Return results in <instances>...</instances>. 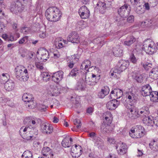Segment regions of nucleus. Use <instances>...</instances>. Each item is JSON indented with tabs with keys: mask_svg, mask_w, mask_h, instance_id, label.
I'll return each mask as SVG.
<instances>
[{
	"mask_svg": "<svg viewBox=\"0 0 158 158\" xmlns=\"http://www.w3.org/2000/svg\"><path fill=\"white\" fill-rule=\"evenodd\" d=\"M32 69L31 66H28L27 68L23 66H17L15 69V76L16 78L20 81H27L29 78L28 72Z\"/></svg>",
	"mask_w": 158,
	"mask_h": 158,
	"instance_id": "nucleus-1",
	"label": "nucleus"
},
{
	"mask_svg": "<svg viewBox=\"0 0 158 158\" xmlns=\"http://www.w3.org/2000/svg\"><path fill=\"white\" fill-rule=\"evenodd\" d=\"M155 45L154 42L150 39H147L143 42V49L147 53L153 54L155 51Z\"/></svg>",
	"mask_w": 158,
	"mask_h": 158,
	"instance_id": "nucleus-2",
	"label": "nucleus"
},
{
	"mask_svg": "<svg viewBox=\"0 0 158 158\" xmlns=\"http://www.w3.org/2000/svg\"><path fill=\"white\" fill-rule=\"evenodd\" d=\"M129 65V62L127 61L121 60L118 62L114 72L119 74L125 70Z\"/></svg>",
	"mask_w": 158,
	"mask_h": 158,
	"instance_id": "nucleus-3",
	"label": "nucleus"
},
{
	"mask_svg": "<svg viewBox=\"0 0 158 158\" xmlns=\"http://www.w3.org/2000/svg\"><path fill=\"white\" fill-rule=\"evenodd\" d=\"M127 105L126 107L131 113L130 114V117L133 119H136L139 118V112L136 108L135 105L130 104Z\"/></svg>",
	"mask_w": 158,
	"mask_h": 158,
	"instance_id": "nucleus-4",
	"label": "nucleus"
},
{
	"mask_svg": "<svg viewBox=\"0 0 158 158\" xmlns=\"http://www.w3.org/2000/svg\"><path fill=\"white\" fill-rule=\"evenodd\" d=\"M115 147L118 154L123 155L127 152V147L125 143L120 142L116 144Z\"/></svg>",
	"mask_w": 158,
	"mask_h": 158,
	"instance_id": "nucleus-5",
	"label": "nucleus"
},
{
	"mask_svg": "<svg viewBox=\"0 0 158 158\" xmlns=\"http://www.w3.org/2000/svg\"><path fill=\"white\" fill-rule=\"evenodd\" d=\"M37 54L40 55V61H46L49 58V54L48 51L44 48H40L37 52Z\"/></svg>",
	"mask_w": 158,
	"mask_h": 158,
	"instance_id": "nucleus-6",
	"label": "nucleus"
},
{
	"mask_svg": "<svg viewBox=\"0 0 158 158\" xmlns=\"http://www.w3.org/2000/svg\"><path fill=\"white\" fill-rule=\"evenodd\" d=\"M64 73L62 71H58L53 73L52 76V81L57 84L61 81L63 77Z\"/></svg>",
	"mask_w": 158,
	"mask_h": 158,
	"instance_id": "nucleus-7",
	"label": "nucleus"
},
{
	"mask_svg": "<svg viewBox=\"0 0 158 158\" xmlns=\"http://www.w3.org/2000/svg\"><path fill=\"white\" fill-rule=\"evenodd\" d=\"M123 91L118 88H115L111 92L110 96L111 98L116 100L119 98L123 95Z\"/></svg>",
	"mask_w": 158,
	"mask_h": 158,
	"instance_id": "nucleus-8",
	"label": "nucleus"
},
{
	"mask_svg": "<svg viewBox=\"0 0 158 158\" xmlns=\"http://www.w3.org/2000/svg\"><path fill=\"white\" fill-rule=\"evenodd\" d=\"M79 40L78 34L75 31L71 33L67 37V40L73 43H78L79 41Z\"/></svg>",
	"mask_w": 158,
	"mask_h": 158,
	"instance_id": "nucleus-9",
	"label": "nucleus"
},
{
	"mask_svg": "<svg viewBox=\"0 0 158 158\" xmlns=\"http://www.w3.org/2000/svg\"><path fill=\"white\" fill-rule=\"evenodd\" d=\"M92 77L93 78L92 80L93 81H90L89 78H87L86 76H85V82L89 85L91 86L95 85L97 83L99 82L100 78V75H96L94 74H92Z\"/></svg>",
	"mask_w": 158,
	"mask_h": 158,
	"instance_id": "nucleus-10",
	"label": "nucleus"
},
{
	"mask_svg": "<svg viewBox=\"0 0 158 158\" xmlns=\"http://www.w3.org/2000/svg\"><path fill=\"white\" fill-rule=\"evenodd\" d=\"M120 102V101L114 99L108 102L106 104V107L109 110H114L119 105Z\"/></svg>",
	"mask_w": 158,
	"mask_h": 158,
	"instance_id": "nucleus-11",
	"label": "nucleus"
},
{
	"mask_svg": "<svg viewBox=\"0 0 158 158\" xmlns=\"http://www.w3.org/2000/svg\"><path fill=\"white\" fill-rule=\"evenodd\" d=\"M81 148L80 146L75 145L74 148L73 146L71 148V155L73 157H78L81 154Z\"/></svg>",
	"mask_w": 158,
	"mask_h": 158,
	"instance_id": "nucleus-12",
	"label": "nucleus"
},
{
	"mask_svg": "<svg viewBox=\"0 0 158 158\" xmlns=\"http://www.w3.org/2000/svg\"><path fill=\"white\" fill-rule=\"evenodd\" d=\"M132 131H135V134L136 135V136H135V137L140 138L145 133L144 128L141 125L136 126L134 130Z\"/></svg>",
	"mask_w": 158,
	"mask_h": 158,
	"instance_id": "nucleus-13",
	"label": "nucleus"
},
{
	"mask_svg": "<svg viewBox=\"0 0 158 158\" xmlns=\"http://www.w3.org/2000/svg\"><path fill=\"white\" fill-rule=\"evenodd\" d=\"M41 129L44 133L46 134H50L53 131V127L50 126L48 124L43 123L41 125Z\"/></svg>",
	"mask_w": 158,
	"mask_h": 158,
	"instance_id": "nucleus-14",
	"label": "nucleus"
},
{
	"mask_svg": "<svg viewBox=\"0 0 158 158\" xmlns=\"http://www.w3.org/2000/svg\"><path fill=\"white\" fill-rule=\"evenodd\" d=\"M152 90V88L149 85L147 84L142 87L141 90V94L143 96H148Z\"/></svg>",
	"mask_w": 158,
	"mask_h": 158,
	"instance_id": "nucleus-15",
	"label": "nucleus"
},
{
	"mask_svg": "<svg viewBox=\"0 0 158 158\" xmlns=\"http://www.w3.org/2000/svg\"><path fill=\"white\" fill-rule=\"evenodd\" d=\"M15 83L11 80L6 81L4 84V88L7 91H10L14 90L15 87Z\"/></svg>",
	"mask_w": 158,
	"mask_h": 158,
	"instance_id": "nucleus-16",
	"label": "nucleus"
},
{
	"mask_svg": "<svg viewBox=\"0 0 158 158\" xmlns=\"http://www.w3.org/2000/svg\"><path fill=\"white\" fill-rule=\"evenodd\" d=\"M45 15L47 19L50 21L53 22H55L57 21L58 19L57 17H54L53 15L52 11L51 12L50 10H46L45 12Z\"/></svg>",
	"mask_w": 158,
	"mask_h": 158,
	"instance_id": "nucleus-17",
	"label": "nucleus"
},
{
	"mask_svg": "<svg viewBox=\"0 0 158 158\" xmlns=\"http://www.w3.org/2000/svg\"><path fill=\"white\" fill-rule=\"evenodd\" d=\"M109 87L107 86H105L103 89H102L101 91L98 93V96L100 98H103L109 93Z\"/></svg>",
	"mask_w": 158,
	"mask_h": 158,
	"instance_id": "nucleus-18",
	"label": "nucleus"
},
{
	"mask_svg": "<svg viewBox=\"0 0 158 158\" xmlns=\"http://www.w3.org/2000/svg\"><path fill=\"white\" fill-rule=\"evenodd\" d=\"M122 49L120 48V46L118 45L113 48V52L114 56L120 57L123 55Z\"/></svg>",
	"mask_w": 158,
	"mask_h": 158,
	"instance_id": "nucleus-19",
	"label": "nucleus"
},
{
	"mask_svg": "<svg viewBox=\"0 0 158 158\" xmlns=\"http://www.w3.org/2000/svg\"><path fill=\"white\" fill-rule=\"evenodd\" d=\"M150 77L155 80L158 79V68H153L149 73Z\"/></svg>",
	"mask_w": 158,
	"mask_h": 158,
	"instance_id": "nucleus-20",
	"label": "nucleus"
},
{
	"mask_svg": "<svg viewBox=\"0 0 158 158\" xmlns=\"http://www.w3.org/2000/svg\"><path fill=\"white\" fill-rule=\"evenodd\" d=\"M136 39L133 36H128L124 41L123 44L126 46H130L135 41Z\"/></svg>",
	"mask_w": 158,
	"mask_h": 158,
	"instance_id": "nucleus-21",
	"label": "nucleus"
},
{
	"mask_svg": "<svg viewBox=\"0 0 158 158\" xmlns=\"http://www.w3.org/2000/svg\"><path fill=\"white\" fill-rule=\"evenodd\" d=\"M93 141L99 148H102L104 146L103 140L99 137L97 136L94 140H93Z\"/></svg>",
	"mask_w": 158,
	"mask_h": 158,
	"instance_id": "nucleus-22",
	"label": "nucleus"
},
{
	"mask_svg": "<svg viewBox=\"0 0 158 158\" xmlns=\"http://www.w3.org/2000/svg\"><path fill=\"white\" fill-rule=\"evenodd\" d=\"M22 3L19 1L14 2L11 6V8L15 10H23L24 8L22 6Z\"/></svg>",
	"mask_w": 158,
	"mask_h": 158,
	"instance_id": "nucleus-23",
	"label": "nucleus"
},
{
	"mask_svg": "<svg viewBox=\"0 0 158 158\" xmlns=\"http://www.w3.org/2000/svg\"><path fill=\"white\" fill-rule=\"evenodd\" d=\"M149 147L151 150L154 151L158 150V142L155 139L151 141L149 144Z\"/></svg>",
	"mask_w": 158,
	"mask_h": 158,
	"instance_id": "nucleus-24",
	"label": "nucleus"
},
{
	"mask_svg": "<svg viewBox=\"0 0 158 158\" xmlns=\"http://www.w3.org/2000/svg\"><path fill=\"white\" fill-rule=\"evenodd\" d=\"M30 129V127H22L20 129L19 131V133L20 135L22 138H26V136H25V134H26L27 131H29Z\"/></svg>",
	"mask_w": 158,
	"mask_h": 158,
	"instance_id": "nucleus-25",
	"label": "nucleus"
},
{
	"mask_svg": "<svg viewBox=\"0 0 158 158\" xmlns=\"http://www.w3.org/2000/svg\"><path fill=\"white\" fill-rule=\"evenodd\" d=\"M127 98L129 100V102H130L127 105H129L130 104H133L134 105L135 103H136V97L135 96V94L133 93H131L130 94H128L127 96Z\"/></svg>",
	"mask_w": 158,
	"mask_h": 158,
	"instance_id": "nucleus-26",
	"label": "nucleus"
},
{
	"mask_svg": "<svg viewBox=\"0 0 158 158\" xmlns=\"http://www.w3.org/2000/svg\"><path fill=\"white\" fill-rule=\"evenodd\" d=\"M86 88L85 83L84 80H82L77 83L76 89L77 90H84Z\"/></svg>",
	"mask_w": 158,
	"mask_h": 158,
	"instance_id": "nucleus-27",
	"label": "nucleus"
},
{
	"mask_svg": "<svg viewBox=\"0 0 158 158\" xmlns=\"http://www.w3.org/2000/svg\"><path fill=\"white\" fill-rule=\"evenodd\" d=\"M10 78V76L8 73H2L0 75V82L1 84L4 83L5 82L9 81Z\"/></svg>",
	"mask_w": 158,
	"mask_h": 158,
	"instance_id": "nucleus-28",
	"label": "nucleus"
},
{
	"mask_svg": "<svg viewBox=\"0 0 158 158\" xmlns=\"http://www.w3.org/2000/svg\"><path fill=\"white\" fill-rule=\"evenodd\" d=\"M78 13L81 17L83 19L88 18L90 14L89 10H84V12H82L80 10H79Z\"/></svg>",
	"mask_w": 158,
	"mask_h": 158,
	"instance_id": "nucleus-29",
	"label": "nucleus"
},
{
	"mask_svg": "<svg viewBox=\"0 0 158 158\" xmlns=\"http://www.w3.org/2000/svg\"><path fill=\"white\" fill-rule=\"evenodd\" d=\"M132 76L133 78L139 83H141L143 81V78L142 75L135 73L132 75Z\"/></svg>",
	"mask_w": 158,
	"mask_h": 158,
	"instance_id": "nucleus-30",
	"label": "nucleus"
},
{
	"mask_svg": "<svg viewBox=\"0 0 158 158\" xmlns=\"http://www.w3.org/2000/svg\"><path fill=\"white\" fill-rule=\"evenodd\" d=\"M62 146L64 148H69L71 145V142H69V139L68 138H65L62 140L61 142Z\"/></svg>",
	"mask_w": 158,
	"mask_h": 158,
	"instance_id": "nucleus-31",
	"label": "nucleus"
},
{
	"mask_svg": "<svg viewBox=\"0 0 158 158\" xmlns=\"http://www.w3.org/2000/svg\"><path fill=\"white\" fill-rule=\"evenodd\" d=\"M106 3L102 1H98L97 4V6L96 8L97 9L99 10H105L106 9Z\"/></svg>",
	"mask_w": 158,
	"mask_h": 158,
	"instance_id": "nucleus-32",
	"label": "nucleus"
},
{
	"mask_svg": "<svg viewBox=\"0 0 158 158\" xmlns=\"http://www.w3.org/2000/svg\"><path fill=\"white\" fill-rule=\"evenodd\" d=\"M31 128L30 127L29 131H28L30 132V134L31 136H33L32 139L35 138L36 135L38 134V130L35 127H31Z\"/></svg>",
	"mask_w": 158,
	"mask_h": 158,
	"instance_id": "nucleus-33",
	"label": "nucleus"
},
{
	"mask_svg": "<svg viewBox=\"0 0 158 158\" xmlns=\"http://www.w3.org/2000/svg\"><path fill=\"white\" fill-rule=\"evenodd\" d=\"M33 99L34 98L31 95L28 94L27 93L24 94L22 96V99L25 102H27Z\"/></svg>",
	"mask_w": 158,
	"mask_h": 158,
	"instance_id": "nucleus-34",
	"label": "nucleus"
},
{
	"mask_svg": "<svg viewBox=\"0 0 158 158\" xmlns=\"http://www.w3.org/2000/svg\"><path fill=\"white\" fill-rule=\"evenodd\" d=\"M52 152V150L49 147H45L43 148L41 151V153L43 156H45L48 155V154H49V153Z\"/></svg>",
	"mask_w": 158,
	"mask_h": 158,
	"instance_id": "nucleus-35",
	"label": "nucleus"
},
{
	"mask_svg": "<svg viewBox=\"0 0 158 158\" xmlns=\"http://www.w3.org/2000/svg\"><path fill=\"white\" fill-rule=\"evenodd\" d=\"M127 21L122 18H119L115 20V22L117 23L118 26H123L126 24Z\"/></svg>",
	"mask_w": 158,
	"mask_h": 158,
	"instance_id": "nucleus-36",
	"label": "nucleus"
},
{
	"mask_svg": "<svg viewBox=\"0 0 158 158\" xmlns=\"http://www.w3.org/2000/svg\"><path fill=\"white\" fill-rule=\"evenodd\" d=\"M22 158H32V153L30 151L26 150L23 153Z\"/></svg>",
	"mask_w": 158,
	"mask_h": 158,
	"instance_id": "nucleus-37",
	"label": "nucleus"
},
{
	"mask_svg": "<svg viewBox=\"0 0 158 158\" xmlns=\"http://www.w3.org/2000/svg\"><path fill=\"white\" fill-rule=\"evenodd\" d=\"M148 110V108H147L145 110H143L140 111L139 114L140 115L139 118H144L147 117L146 116L149 113V111Z\"/></svg>",
	"mask_w": 158,
	"mask_h": 158,
	"instance_id": "nucleus-38",
	"label": "nucleus"
},
{
	"mask_svg": "<svg viewBox=\"0 0 158 158\" xmlns=\"http://www.w3.org/2000/svg\"><path fill=\"white\" fill-rule=\"evenodd\" d=\"M26 104V106H27L29 108L31 109L34 108L36 106L35 103L34 102L33 99L31 100L30 101L27 102Z\"/></svg>",
	"mask_w": 158,
	"mask_h": 158,
	"instance_id": "nucleus-39",
	"label": "nucleus"
},
{
	"mask_svg": "<svg viewBox=\"0 0 158 158\" xmlns=\"http://www.w3.org/2000/svg\"><path fill=\"white\" fill-rule=\"evenodd\" d=\"M79 70L77 68H76L73 69L69 73V76L72 77L77 75L79 72Z\"/></svg>",
	"mask_w": 158,
	"mask_h": 158,
	"instance_id": "nucleus-40",
	"label": "nucleus"
},
{
	"mask_svg": "<svg viewBox=\"0 0 158 158\" xmlns=\"http://www.w3.org/2000/svg\"><path fill=\"white\" fill-rule=\"evenodd\" d=\"M107 128V124L102 123L101 126V131L103 134L108 133Z\"/></svg>",
	"mask_w": 158,
	"mask_h": 158,
	"instance_id": "nucleus-41",
	"label": "nucleus"
},
{
	"mask_svg": "<svg viewBox=\"0 0 158 158\" xmlns=\"http://www.w3.org/2000/svg\"><path fill=\"white\" fill-rule=\"evenodd\" d=\"M53 15H54V17L56 16L58 18L57 21L60 19L62 15V13L60 10H53L52 11Z\"/></svg>",
	"mask_w": 158,
	"mask_h": 158,
	"instance_id": "nucleus-42",
	"label": "nucleus"
},
{
	"mask_svg": "<svg viewBox=\"0 0 158 158\" xmlns=\"http://www.w3.org/2000/svg\"><path fill=\"white\" fill-rule=\"evenodd\" d=\"M42 76L43 80L45 81H48L50 78V76L47 72H43L42 74Z\"/></svg>",
	"mask_w": 158,
	"mask_h": 158,
	"instance_id": "nucleus-43",
	"label": "nucleus"
},
{
	"mask_svg": "<svg viewBox=\"0 0 158 158\" xmlns=\"http://www.w3.org/2000/svg\"><path fill=\"white\" fill-rule=\"evenodd\" d=\"M157 94V92L156 91H152L149 95L151 98V100H153V101H155V100H154L155 99V98L156 99Z\"/></svg>",
	"mask_w": 158,
	"mask_h": 158,
	"instance_id": "nucleus-44",
	"label": "nucleus"
},
{
	"mask_svg": "<svg viewBox=\"0 0 158 158\" xmlns=\"http://www.w3.org/2000/svg\"><path fill=\"white\" fill-rule=\"evenodd\" d=\"M74 124L76 125L77 128H79L81 127V123L80 120L77 118L75 119L73 121Z\"/></svg>",
	"mask_w": 158,
	"mask_h": 158,
	"instance_id": "nucleus-45",
	"label": "nucleus"
},
{
	"mask_svg": "<svg viewBox=\"0 0 158 158\" xmlns=\"http://www.w3.org/2000/svg\"><path fill=\"white\" fill-rule=\"evenodd\" d=\"M142 65L144 68L146 70L148 71L152 68V63H147L145 64H143Z\"/></svg>",
	"mask_w": 158,
	"mask_h": 158,
	"instance_id": "nucleus-46",
	"label": "nucleus"
},
{
	"mask_svg": "<svg viewBox=\"0 0 158 158\" xmlns=\"http://www.w3.org/2000/svg\"><path fill=\"white\" fill-rule=\"evenodd\" d=\"M130 60L131 62L134 64H136L137 62V59L136 58L133 54H132L130 56Z\"/></svg>",
	"mask_w": 158,
	"mask_h": 158,
	"instance_id": "nucleus-47",
	"label": "nucleus"
},
{
	"mask_svg": "<svg viewBox=\"0 0 158 158\" xmlns=\"http://www.w3.org/2000/svg\"><path fill=\"white\" fill-rule=\"evenodd\" d=\"M150 7H154L157 4V0H149Z\"/></svg>",
	"mask_w": 158,
	"mask_h": 158,
	"instance_id": "nucleus-48",
	"label": "nucleus"
},
{
	"mask_svg": "<svg viewBox=\"0 0 158 158\" xmlns=\"http://www.w3.org/2000/svg\"><path fill=\"white\" fill-rule=\"evenodd\" d=\"M118 12L120 16L123 18L126 17L127 16V14L129 12L128 11L127 13H126L125 10H118Z\"/></svg>",
	"mask_w": 158,
	"mask_h": 158,
	"instance_id": "nucleus-49",
	"label": "nucleus"
},
{
	"mask_svg": "<svg viewBox=\"0 0 158 158\" xmlns=\"http://www.w3.org/2000/svg\"><path fill=\"white\" fill-rule=\"evenodd\" d=\"M112 118H105L103 119V123L106 124H111Z\"/></svg>",
	"mask_w": 158,
	"mask_h": 158,
	"instance_id": "nucleus-50",
	"label": "nucleus"
},
{
	"mask_svg": "<svg viewBox=\"0 0 158 158\" xmlns=\"http://www.w3.org/2000/svg\"><path fill=\"white\" fill-rule=\"evenodd\" d=\"M36 68L40 70H42L43 69L44 67L43 64L39 62H36L35 63Z\"/></svg>",
	"mask_w": 158,
	"mask_h": 158,
	"instance_id": "nucleus-51",
	"label": "nucleus"
},
{
	"mask_svg": "<svg viewBox=\"0 0 158 158\" xmlns=\"http://www.w3.org/2000/svg\"><path fill=\"white\" fill-rule=\"evenodd\" d=\"M48 106H46L45 105L43 104L40 105L39 106V110L41 112L45 111H46V108Z\"/></svg>",
	"mask_w": 158,
	"mask_h": 158,
	"instance_id": "nucleus-52",
	"label": "nucleus"
},
{
	"mask_svg": "<svg viewBox=\"0 0 158 158\" xmlns=\"http://www.w3.org/2000/svg\"><path fill=\"white\" fill-rule=\"evenodd\" d=\"M8 23H10L11 24H12V27L13 29H16L17 28V24L14 22H13V23L11 22V20L10 19H9L7 21Z\"/></svg>",
	"mask_w": 158,
	"mask_h": 158,
	"instance_id": "nucleus-53",
	"label": "nucleus"
},
{
	"mask_svg": "<svg viewBox=\"0 0 158 158\" xmlns=\"http://www.w3.org/2000/svg\"><path fill=\"white\" fill-rule=\"evenodd\" d=\"M25 136H26V138H23L27 140L31 139H32V138L33 137L32 135L31 136L30 134V132H28V131L27 132L26 134H25Z\"/></svg>",
	"mask_w": 158,
	"mask_h": 158,
	"instance_id": "nucleus-54",
	"label": "nucleus"
},
{
	"mask_svg": "<svg viewBox=\"0 0 158 158\" xmlns=\"http://www.w3.org/2000/svg\"><path fill=\"white\" fill-rule=\"evenodd\" d=\"M74 103H75V107L76 108L80 107L81 105L79 99H78L77 98H75V102Z\"/></svg>",
	"mask_w": 158,
	"mask_h": 158,
	"instance_id": "nucleus-55",
	"label": "nucleus"
},
{
	"mask_svg": "<svg viewBox=\"0 0 158 158\" xmlns=\"http://www.w3.org/2000/svg\"><path fill=\"white\" fill-rule=\"evenodd\" d=\"M75 64V60H70L69 62L68 63V66L70 68H72Z\"/></svg>",
	"mask_w": 158,
	"mask_h": 158,
	"instance_id": "nucleus-56",
	"label": "nucleus"
},
{
	"mask_svg": "<svg viewBox=\"0 0 158 158\" xmlns=\"http://www.w3.org/2000/svg\"><path fill=\"white\" fill-rule=\"evenodd\" d=\"M134 130V129L133 130H131L129 132V134L131 136V137L133 138H138L139 137H135V136H136V134H135V132L134 131H132Z\"/></svg>",
	"mask_w": 158,
	"mask_h": 158,
	"instance_id": "nucleus-57",
	"label": "nucleus"
},
{
	"mask_svg": "<svg viewBox=\"0 0 158 158\" xmlns=\"http://www.w3.org/2000/svg\"><path fill=\"white\" fill-rule=\"evenodd\" d=\"M28 36H25L20 39L19 41V44H23L26 40H27L28 39Z\"/></svg>",
	"mask_w": 158,
	"mask_h": 158,
	"instance_id": "nucleus-58",
	"label": "nucleus"
},
{
	"mask_svg": "<svg viewBox=\"0 0 158 158\" xmlns=\"http://www.w3.org/2000/svg\"><path fill=\"white\" fill-rule=\"evenodd\" d=\"M2 38L6 40H13L14 39L12 37V40L11 39V38H8V35L6 34H3L2 35Z\"/></svg>",
	"mask_w": 158,
	"mask_h": 158,
	"instance_id": "nucleus-59",
	"label": "nucleus"
},
{
	"mask_svg": "<svg viewBox=\"0 0 158 158\" xmlns=\"http://www.w3.org/2000/svg\"><path fill=\"white\" fill-rule=\"evenodd\" d=\"M126 20L129 23H132L134 21V17L133 15H130Z\"/></svg>",
	"mask_w": 158,
	"mask_h": 158,
	"instance_id": "nucleus-60",
	"label": "nucleus"
},
{
	"mask_svg": "<svg viewBox=\"0 0 158 158\" xmlns=\"http://www.w3.org/2000/svg\"><path fill=\"white\" fill-rule=\"evenodd\" d=\"M105 118H112V115L111 113L109 112H107L105 113Z\"/></svg>",
	"mask_w": 158,
	"mask_h": 158,
	"instance_id": "nucleus-61",
	"label": "nucleus"
},
{
	"mask_svg": "<svg viewBox=\"0 0 158 158\" xmlns=\"http://www.w3.org/2000/svg\"><path fill=\"white\" fill-rule=\"evenodd\" d=\"M89 137L91 138L93 140H94L97 136H96V134L94 132H92L89 134Z\"/></svg>",
	"mask_w": 158,
	"mask_h": 158,
	"instance_id": "nucleus-62",
	"label": "nucleus"
},
{
	"mask_svg": "<svg viewBox=\"0 0 158 158\" xmlns=\"http://www.w3.org/2000/svg\"><path fill=\"white\" fill-rule=\"evenodd\" d=\"M25 120L26 121V122H27L29 123L30 125L31 124V123L33 125H34L35 124L36 122L35 120H30L28 118H26Z\"/></svg>",
	"mask_w": 158,
	"mask_h": 158,
	"instance_id": "nucleus-63",
	"label": "nucleus"
},
{
	"mask_svg": "<svg viewBox=\"0 0 158 158\" xmlns=\"http://www.w3.org/2000/svg\"><path fill=\"white\" fill-rule=\"evenodd\" d=\"M154 124L158 127V116L156 117L154 119Z\"/></svg>",
	"mask_w": 158,
	"mask_h": 158,
	"instance_id": "nucleus-64",
	"label": "nucleus"
}]
</instances>
